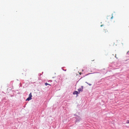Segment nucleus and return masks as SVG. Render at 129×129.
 <instances>
[{"label": "nucleus", "instance_id": "1a4fd4ad", "mask_svg": "<svg viewBox=\"0 0 129 129\" xmlns=\"http://www.w3.org/2000/svg\"><path fill=\"white\" fill-rule=\"evenodd\" d=\"M81 87H82V88H83V86H82Z\"/></svg>", "mask_w": 129, "mask_h": 129}, {"label": "nucleus", "instance_id": "0eeeda50", "mask_svg": "<svg viewBox=\"0 0 129 129\" xmlns=\"http://www.w3.org/2000/svg\"><path fill=\"white\" fill-rule=\"evenodd\" d=\"M126 123H129V120H127L126 121Z\"/></svg>", "mask_w": 129, "mask_h": 129}, {"label": "nucleus", "instance_id": "7ed1b4c3", "mask_svg": "<svg viewBox=\"0 0 129 129\" xmlns=\"http://www.w3.org/2000/svg\"><path fill=\"white\" fill-rule=\"evenodd\" d=\"M73 94H79L78 92L77 91H75L73 92Z\"/></svg>", "mask_w": 129, "mask_h": 129}, {"label": "nucleus", "instance_id": "6e6552de", "mask_svg": "<svg viewBox=\"0 0 129 129\" xmlns=\"http://www.w3.org/2000/svg\"><path fill=\"white\" fill-rule=\"evenodd\" d=\"M112 17H111V19H112Z\"/></svg>", "mask_w": 129, "mask_h": 129}, {"label": "nucleus", "instance_id": "f03ea898", "mask_svg": "<svg viewBox=\"0 0 129 129\" xmlns=\"http://www.w3.org/2000/svg\"><path fill=\"white\" fill-rule=\"evenodd\" d=\"M78 92L79 93L80 92V91H83V88H79L78 89Z\"/></svg>", "mask_w": 129, "mask_h": 129}, {"label": "nucleus", "instance_id": "39448f33", "mask_svg": "<svg viewBox=\"0 0 129 129\" xmlns=\"http://www.w3.org/2000/svg\"><path fill=\"white\" fill-rule=\"evenodd\" d=\"M45 85H46V86H47V85H50V84H48L47 83H45Z\"/></svg>", "mask_w": 129, "mask_h": 129}, {"label": "nucleus", "instance_id": "20e7f679", "mask_svg": "<svg viewBox=\"0 0 129 129\" xmlns=\"http://www.w3.org/2000/svg\"><path fill=\"white\" fill-rule=\"evenodd\" d=\"M108 31L106 29L105 30L104 29V30L103 31V32L104 34H105L107 32H108Z\"/></svg>", "mask_w": 129, "mask_h": 129}, {"label": "nucleus", "instance_id": "423d86ee", "mask_svg": "<svg viewBox=\"0 0 129 129\" xmlns=\"http://www.w3.org/2000/svg\"><path fill=\"white\" fill-rule=\"evenodd\" d=\"M85 83H86L87 84H88L89 86H91V84L89 83L86 82H85Z\"/></svg>", "mask_w": 129, "mask_h": 129}, {"label": "nucleus", "instance_id": "9d476101", "mask_svg": "<svg viewBox=\"0 0 129 129\" xmlns=\"http://www.w3.org/2000/svg\"><path fill=\"white\" fill-rule=\"evenodd\" d=\"M102 26H103V25H101V27H102Z\"/></svg>", "mask_w": 129, "mask_h": 129}, {"label": "nucleus", "instance_id": "f257e3e1", "mask_svg": "<svg viewBox=\"0 0 129 129\" xmlns=\"http://www.w3.org/2000/svg\"><path fill=\"white\" fill-rule=\"evenodd\" d=\"M32 95L31 93V92L29 95L28 98L26 100V101H29L31 99Z\"/></svg>", "mask_w": 129, "mask_h": 129}]
</instances>
